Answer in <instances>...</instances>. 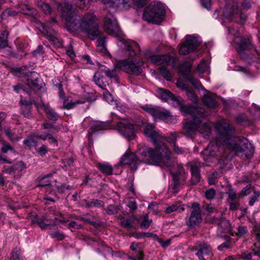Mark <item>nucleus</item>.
<instances>
[{
    "instance_id": "nucleus-29",
    "label": "nucleus",
    "mask_w": 260,
    "mask_h": 260,
    "mask_svg": "<svg viewBox=\"0 0 260 260\" xmlns=\"http://www.w3.org/2000/svg\"><path fill=\"white\" fill-rule=\"evenodd\" d=\"M89 126L93 132H96L106 128L107 124L101 121L93 120L90 122Z\"/></svg>"
},
{
    "instance_id": "nucleus-24",
    "label": "nucleus",
    "mask_w": 260,
    "mask_h": 260,
    "mask_svg": "<svg viewBox=\"0 0 260 260\" xmlns=\"http://www.w3.org/2000/svg\"><path fill=\"white\" fill-rule=\"evenodd\" d=\"M20 13L36 18L38 16L37 11L34 8L26 4H20L18 6Z\"/></svg>"
},
{
    "instance_id": "nucleus-64",
    "label": "nucleus",
    "mask_w": 260,
    "mask_h": 260,
    "mask_svg": "<svg viewBox=\"0 0 260 260\" xmlns=\"http://www.w3.org/2000/svg\"><path fill=\"white\" fill-rule=\"evenodd\" d=\"M260 195V192L258 191H254V194L250 198L249 201V205L252 206L253 205L254 203L257 201L258 197Z\"/></svg>"
},
{
    "instance_id": "nucleus-7",
    "label": "nucleus",
    "mask_w": 260,
    "mask_h": 260,
    "mask_svg": "<svg viewBox=\"0 0 260 260\" xmlns=\"http://www.w3.org/2000/svg\"><path fill=\"white\" fill-rule=\"evenodd\" d=\"M143 109L150 114L155 120L159 119L171 123L176 121V118L168 111L159 107L147 105L143 107Z\"/></svg>"
},
{
    "instance_id": "nucleus-46",
    "label": "nucleus",
    "mask_w": 260,
    "mask_h": 260,
    "mask_svg": "<svg viewBox=\"0 0 260 260\" xmlns=\"http://www.w3.org/2000/svg\"><path fill=\"white\" fill-rule=\"evenodd\" d=\"M25 168V164L21 161H18L11 167V170L9 172H13L15 171H18L21 172Z\"/></svg>"
},
{
    "instance_id": "nucleus-12",
    "label": "nucleus",
    "mask_w": 260,
    "mask_h": 260,
    "mask_svg": "<svg viewBox=\"0 0 260 260\" xmlns=\"http://www.w3.org/2000/svg\"><path fill=\"white\" fill-rule=\"evenodd\" d=\"M115 68L123 70L129 74L136 75L140 74L142 71V68L140 66L126 60L117 61L115 64Z\"/></svg>"
},
{
    "instance_id": "nucleus-53",
    "label": "nucleus",
    "mask_w": 260,
    "mask_h": 260,
    "mask_svg": "<svg viewBox=\"0 0 260 260\" xmlns=\"http://www.w3.org/2000/svg\"><path fill=\"white\" fill-rule=\"evenodd\" d=\"M218 176L217 172H213L208 178V183L210 185H214L215 184Z\"/></svg>"
},
{
    "instance_id": "nucleus-28",
    "label": "nucleus",
    "mask_w": 260,
    "mask_h": 260,
    "mask_svg": "<svg viewBox=\"0 0 260 260\" xmlns=\"http://www.w3.org/2000/svg\"><path fill=\"white\" fill-rule=\"evenodd\" d=\"M252 47L251 41L249 39H245L237 44L236 49L239 53L241 54L244 50L250 49Z\"/></svg>"
},
{
    "instance_id": "nucleus-51",
    "label": "nucleus",
    "mask_w": 260,
    "mask_h": 260,
    "mask_svg": "<svg viewBox=\"0 0 260 260\" xmlns=\"http://www.w3.org/2000/svg\"><path fill=\"white\" fill-rule=\"evenodd\" d=\"M152 220H149L148 215H145L144 216L142 222L140 224V226L142 229H147L149 226Z\"/></svg>"
},
{
    "instance_id": "nucleus-14",
    "label": "nucleus",
    "mask_w": 260,
    "mask_h": 260,
    "mask_svg": "<svg viewBox=\"0 0 260 260\" xmlns=\"http://www.w3.org/2000/svg\"><path fill=\"white\" fill-rule=\"evenodd\" d=\"M199 44L197 38L187 35L185 42L179 48V52L180 54H187L193 51L199 45Z\"/></svg>"
},
{
    "instance_id": "nucleus-56",
    "label": "nucleus",
    "mask_w": 260,
    "mask_h": 260,
    "mask_svg": "<svg viewBox=\"0 0 260 260\" xmlns=\"http://www.w3.org/2000/svg\"><path fill=\"white\" fill-rule=\"evenodd\" d=\"M203 208L209 214L216 212L217 211L216 209L212 204L205 205L203 206Z\"/></svg>"
},
{
    "instance_id": "nucleus-60",
    "label": "nucleus",
    "mask_w": 260,
    "mask_h": 260,
    "mask_svg": "<svg viewBox=\"0 0 260 260\" xmlns=\"http://www.w3.org/2000/svg\"><path fill=\"white\" fill-rule=\"evenodd\" d=\"M127 206L132 210L134 211L137 209L136 202L133 198H129Z\"/></svg>"
},
{
    "instance_id": "nucleus-33",
    "label": "nucleus",
    "mask_w": 260,
    "mask_h": 260,
    "mask_svg": "<svg viewBox=\"0 0 260 260\" xmlns=\"http://www.w3.org/2000/svg\"><path fill=\"white\" fill-rule=\"evenodd\" d=\"M203 100L205 104L209 108H215L217 106L215 99L209 95H205Z\"/></svg>"
},
{
    "instance_id": "nucleus-23",
    "label": "nucleus",
    "mask_w": 260,
    "mask_h": 260,
    "mask_svg": "<svg viewBox=\"0 0 260 260\" xmlns=\"http://www.w3.org/2000/svg\"><path fill=\"white\" fill-rule=\"evenodd\" d=\"M201 164H193L190 166V171L191 173V178L190 179V184L191 185H196L200 180V168Z\"/></svg>"
},
{
    "instance_id": "nucleus-18",
    "label": "nucleus",
    "mask_w": 260,
    "mask_h": 260,
    "mask_svg": "<svg viewBox=\"0 0 260 260\" xmlns=\"http://www.w3.org/2000/svg\"><path fill=\"white\" fill-rule=\"evenodd\" d=\"M119 43L122 48L125 49L128 52V54L129 57L133 58L134 56L138 54L140 51L139 45L136 42H132L129 44L128 42L126 41L124 39L119 40ZM120 45V44H119Z\"/></svg>"
},
{
    "instance_id": "nucleus-62",
    "label": "nucleus",
    "mask_w": 260,
    "mask_h": 260,
    "mask_svg": "<svg viewBox=\"0 0 260 260\" xmlns=\"http://www.w3.org/2000/svg\"><path fill=\"white\" fill-rule=\"evenodd\" d=\"M247 120V116L244 114L239 115L236 118V121L238 123L242 124Z\"/></svg>"
},
{
    "instance_id": "nucleus-40",
    "label": "nucleus",
    "mask_w": 260,
    "mask_h": 260,
    "mask_svg": "<svg viewBox=\"0 0 260 260\" xmlns=\"http://www.w3.org/2000/svg\"><path fill=\"white\" fill-rule=\"evenodd\" d=\"M212 222L216 223L219 225H221L222 224H223L226 226L227 228L226 230H225V232L228 231L230 229V224L229 221L223 219L221 216L217 217H214L212 220Z\"/></svg>"
},
{
    "instance_id": "nucleus-48",
    "label": "nucleus",
    "mask_w": 260,
    "mask_h": 260,
    "mask_svg": "<svg viewBox=\"0 0 260 260\" xmlns=\"http://www.w3.org/2000/svg\"><path fill=\"white\" fill-rule=\"evenodd\" d=\"M216 194V191L213 188L207 189L205 192V198L209 200L214 199Z\"/></svg>"
},
{
    "instance_id": "nucleus-57",
    "label": "nucleus",
    "mask_w": 260,
    "mask_h": 260,
    "mask_svg": "<svg viewBox=\"0 0 260 260\" xmlns=\"http://www.w3.org/2000/svg\"><path fill=\"white\" fill-rule=\"evenodd\" d=\"M21 113L25 117L29 118L31 116L30 107L25 106H21Z\"/></svg>"
},
{
    "instance_id": "nucleus-61",
    "label": "nucleus",
    "mask_w": 260,
    "mask_h": 260,
    "mask_svg": "<svg viewBox=\"0 0 260 260\" xmlns=\"http://www.w3.org/2000/svg\"><path fill=\"white\" fill-rule=\"evenodd\" d=\"M134 5L137 8L144 7L148 2V0H132Z\"/></svg>"
},
{
    "instance_id": "nucleus-20",
    "label": "nucleus",
    "mask_w": 260,
    "mask_h": 260,
    "mask_svg": "<svg viewBox=\"0 0 260 260\" xmlns=\"http://www.w3.org/2000/svg\"><path fill=\"white\" fill-rule=\"evenodd\" d=\"M139 152V150L138 151ZM138 158L134 153H127L123 156L120 160V164L122 165H132L134 164L135 166L138 164L139 161L143 162L140 154L138 152ZM144 162H145L144 161Z\"/></svg>"
},
{
    "instance_id": "nucleus-50",
    "label": "nucleus",
    "mask_w": 260,
    "mask_h": 260,
    "mask_svg": "<svg viewBox=\"0 0 260 260\" xmlns=\"http://www.w3.org/2000/svg\"><path fill=\"white\" fill-rule=\"evenodd\" d=\"M144 134L147 136L151 133L154 132L155 129V127L153 125L149 123H144Z\"/></svg>"
},
{
    "instance_id": "nucleus-37",
    "label": "nucleus",
    "mask_w": 260,
    "mask_h": 260,
    "mask_svg": "<svg viewBox=\"0 0 260 260\" xmlns=\"http://www.w3.org/2000/svg\"><path fill=\"white\" fill-rule=\"evenodd\" d=\"M37 5L45 14H50L52 12V9L50 6L44 1H38Z\"/></svg>"
},
{
    "instance_id": "nucleus-17",
    "label": "nucleus",
    "mask_w": 260,
    "mask_h": 260,
    "mask_svg": "<svg viewBox=\"0 0 260 260\" xmlns=\"http://www.w3.org/2000/svg\"><path fill=\"white\" fill-rule=\"evenodd\" d=\"M108 11L114 13L118 7L122 6L124 8L130 6L129 0H102Z\"/></svg>"
},
{
    "instance_id": "nucleus-13",
    "label": "nucleus",
    "mask_w": 260,
    "mask_h": 260,
    "mask_svg": "<svg viewBox=\"0 0 260 260\" xmlns=\"http://www.w3.org/2000/svg\"><path fill=\"white\" fill-rule=\"evenodd\" d=\"M198 249L196 255L200 260H212L213 254L211 246L204 242H198L196 245Z\"/></svg>"
},
{
    "instance_id": "nucleus-63",
    "label": "nucleus",
    "mask_w": 260,
    "mask_h": 260,
    "mask_svg": "<svg viewBox=\"0 0 260 260\" xmlns=\"http://www.w3.org/2000/svg\"><path fill=\"white\" fill-rule=\"evenodd\" d=\"M11 150L14 152H15V150L12 147H11L9 144H6L5 143H3V146L1 148V151L3 153H6L8 152V151Z\"/></svg>"
},
{
    "instance_id": "nucleus-6",
    "label": "nucleus",
    "mask_w": 260,
    "mask_h": 260,
    "mask_svg": "<svg viewBox=\"0 0 260 260\" xmlns=\"http://www.w3.org/2000/svg\"><path fill=\"white\" fill-rule=\"evenodd\" d=\"M160 98L166 102L172 101L174 106H178L182 113H193L196 109L191 108L190 105H184V101L182 98L175 96L168 90L159 88L158 90Z\"/></svg>"
},
{
    "instance_id": "nucleus-42",
    "label": "nucleus",
    "mask_w": 260,
    "mask_h": 260,
    "mask_svg": "<svg viewBox=\"0 0 260 260\" xmlns=\"http://www.w3.org/2000/svg\"><path fill=\"white\" fill-rule=\"evenodd\" d=\"M119 217L121 218L120 224L122 227L127 229H131L134 227L132 220L129 219H124L122 215H120Z\"/></svg>"
},
{
    "instance_id": "nucleus-27",
    "label": "nucleus",
    "mask_w": 260,
    "mask_h": 260,
    "mask_svg": "<svg viewBox=\"0 0 260 260\" xmlns=\"http://www.w3.org/2000/svg\"><path fill=\"white\" fill-rule=\"evenodd\" d=\"M100 34L98 35L96 39H98L97 40V47H98L99 50L107 54V55L111 57V54L109 52H108L106 48V43L107 42V37L103 36V33L99 30Z\"/></svg>"
},
{
    "instance_id": "nucleus-9",
    "label": "nucleus",
    "mask_w": 260,
    "mask_h": 260,
    "mask_svg": "<svg viewBox=\"0 0 260 260\" xmlns=\"http://www.w3.org/2000/svg\"><path fill=\"white\" fill-rule=\"evenodd\" d=\"M191 208L192 210L189 215L186 217L185 223L190 228L199 226L203 220L200 205L197 202L192 203Z\"/></svg>"
},
{
    "instance_id": "nucleus-19",
    "label": "nucleus",
    "mask_w": 260,
    "mask_h": 260,
    "mask_svg": "<svg viewBox=\"0 0 260 260\" xmlns=\"http://www.w3.org/2000/svg\"><path fill=\"white\" fill-rule=\"evenodd\" d=\"M34 105L38 110L41 109L45 111L48 118L50 120L56 121L59 118V115L53 109L48 105L45 104L43 102L40 103L35 102Z\"/></svg>"
},
{
    "instance_id": "nucleus-45",
    "label": "nucleus",
    "mask_w": 260,
    "mask_h": 260,
    "mask_svg": "<svg viewBox=\"0 0 260 260\" xmlns=\"http://www.w3.org/2000/svg\"><path fill=\"white\" fill-rule=\"evenodd\" d=\"M158 71L160 75H161L165 79L168 81H170L172 79V76L170 72L166 69L160 67L158 69Z\"/></svg>"
},
{
    "instance_id": "nucleus-2",
    "label": "nucleus",
    "mask_w": 260,
    "mask_h": 260,
    "mask_svg": "<svg viewBox=\"0 0 260 260\" xmlns=\"http://www.w3.org/2000/svg\"><path fill=\"white\" fill-rule=\"evenodd\" d=\"M147 137L155 145V148L147 146L140 148L138 153L142 160L150 165H155L162 161L168 167L171 168L172 152L165 144L160 143L162 138L161 135L155 130Z\"/></svg>"
},
{
    "instance_id": "nucleus-21",
    "label": "nucleus",
    "mask_w": 260,
    "mask_h": 260,
    "mask_svg": "<svg viewBox=\"0 0 260 260\" xmlns=\"http://www.w3.org/2000/svg\"><path fill=\"white\" fill-rule=\"evenodd\" d=\"M151 61L155 64L166 66L168 65L172 61L174 62V59L168 55H156L150 57Z\"/></svg>"
},
{
    "instance_id": "nucleus-35",
    "label": "nucleus",
    "mask_w": 260,
    "mask_h": 260,
    "mask_svg": "<svg viewBox=\"0 0 260 260\" xmlns=\"http://www.w3.org/2000/svg\"><path fill=\"white\" fill-rule=\"evenodd\" d=\"M94 81L95 83L100 87L104 89L106 84H105V78L99 73H95L93 76Z\"/></svg>"
},
{
    "instance_id": "nucleus-58",
    "label": "nucleus",
    "mask_w": 260,
    "mask_h": 260,
    "mask_svg": "<svg viewBox=\"0 0 260 260\" xmlns=\"http://www.w3.org/2000/svg\"><path fill=\"white\" fill-rule=\"evenodd\" d=\"M237 230L238 232L236 235L239 237L243 236L247 232V228L245 226H239Z\"/></svg>"
},
{
    "instance_id": "nucleus-59",
    "label": "nucleus",
    "mask_w": 260,
    "mask_h": 260,
    "mask_svg": "<svg viewBox=\"0 0 260 260\" xmlns=\"http://www.w3.org/2000/svg\"><path fill=\"white\" fill-rule=\"evenodd\" d=\"M39 226L42 229H50V223H46L42 218L39 219L37 221Z\"/></svg>"
},
{
    "instance_id": "nucleus-36",
    "label": "nucleus",
    "mask_w": 260,
    "mask_h": 260,
    "mask_svg": "<svg viewBox=\"0 0 260 260\" xmlns=\"http://www.w3.org/2000/svg\"><path fill=\"white\" fill-rule=\"evenodd\" d=\"M87 207H101L104 205L103 201L98 199H91L90 201L84 200Z\"/></svg>"
},
{
    "instance_id": "nucleus-34",
    "label": "nucleus",
    "mask_w": 260,
    "mask_h": 260,
    "mask_svg": "<svg viewBox=\"0 0 260 260\" xmlns=\"http://www.w3.org/2000/svg\"><path fill=\"white\" fill-rule=\"evenodd\" d=\"M85 103L84 100H76L74 102L70 101L69 100H64L63 104V108L66 109H71L73 108L76 105Z\"/></svg>"
},
{
    "instance_id": "nucleus-15",
    "label": "nucleus",
    "mask_w": 260,
    "mask_h": 260,
    "mask_svg": "<svg viewBox=\"0 0 260 260\" xmlns=\"http://www.w3.org/2000/svg\"><path fill=\"white\" fill-rule=\"evenodd\" d=\"M223 16L224 20H228L229 21L232 20L237 21L238 17L242 20H245L246 19V15L241 12L240 9L237 5H233L230 12L226 9L224 10Z\"/></svg>"
},
{
    "instance_id": "nucleus-3",
    "label": "nucleus",
    "mask_w": 260,
    "mask_h": 260,
    "mask_svg": "<svg viewBox=\"0 0 260 260\" xmlns=\"http://www.w3.org/2000/svg\"><path fill=\"white\" fill-rule=\"evenodd\" d=\"M190 106L196 109L194 112L192 113L191 112L183 113L191 116L192 120H186L183 122L181 133L188 138L193 137L198 132L205 136H208L211 132L210 126L208 123L204 122L202 119L203 118L208 115V112L201 107H196L191 105Z\"/></svg>"
},
{
    "instance_id": "nucleus-32",
    "label": "nucleus",
    "mask_w": 260,
    "mask_h": 260,
    "mask_svg": "<svg viewBox=\"0 0 260 260\" xmlns=\"http://www.w3.org/2000/svg\"><path fill=\"white\" fill-rule=\"evenodd\" d=\"M4 132L9 140L12 142H17L21 138V137L15 135L14 131L12 130L10 127L5 128Z\"/></svg>"
},
{
    "instance_id": "nucleus-1",
    "label": "nucleus",
    "mask_w": 260,
    "mask_h": 260,
    "mask_svg": "<svg viewBox=\"0 0 260 260\" xmlns=\"http://www.w3.org/2000/svg\"><path fill=\"white\" fill-rule=\"evenodd\" d=\"M216 129L217 139L211 141L202 153L205 160L211 161L214 157L221 154L220 151L226 150L243 158L252 155L254 148L252 144L243 136L232 137L235 133V128L225 119L217 122Z\"/></svg>"
},
{
    "instance_id": "nucleus-5",
    "label": "nucleus",
    "mask_w": 260,
    "mask_h": 260,
    "mask_svg": "<svg viewBox=\"0 0 260 260\" xmlns=\"http://www.w3.org/2000/svg\"><path fill=\"white\" fill-rule=\"evenodd\" d=\"M165 14V7L160 2L151 4L145 8L143 19L148 23H159Z\"/></svg>"
},
{
    "instance_id": "nucleus-49",
    "label": "nucleus",
    "mask_w": 260,
    "mask_h": 260,
    "mask_svg": "<svg viewBox=\"0 0 260 260\" xmlns=\"http://www.w3.org/2000/svg\"><path fill=\"white\" fill-rule=\"evenodd\" d=\"M4 49V50L3 51V54H2V55L3 56H5L6 57H15V54L13 52V51L12 48L10 47L8 45V47Z\"/></svg>"
},
{
    "instance_id": "nucleus-31",
    "label": "nucleus",
    "mask_w": 260,
    "mask_h": 260,
    "mask_svg": "<svg viewBox=\"0 0 260 260\" xmlns=\"http://www.w3.org/2000/svg\"><path fill=\"white\" fill-rule=\"evenodd\" d=\"M101 70L103 72L105 73L106 75L109 78L117 80L118 74L116 69L110 70L106 67L103 66L102 67Z\"/></svg>"
},
{
    "instance_id": "nucleus-10",
    "label": "nucleus",
    "mask_w": 260,
    "mask_h": 260,
    "mask_svg": "<svg viewBox=\"0 0 260 260\" xmlns=\"http://www.w3.org/2000/svg\"><path fill=\"white\" fill-rule=\"evenodd\" d=\"M108 14L105 17L104 28L105 30L110 35L120 37L121 35L117 21L113 14L108 11Z\"/></svg>"
},
{
    "instance_id": "nucleus-38",
    "label": "nucleus",
    "mask_w": 260,
    "mask_h": 260,
    "mask_svg": "<svg viewBox=\"0 0 260 260\" xmlns=\"http://www.w3.org/2000/svg\"><path fill=\"white\" fill-rule=\"evenodd\" d=\"M11 260H25L21 250L19 248H14L11 252Z\"/></svg>"
},
{
    "instance_id": "nucleus-52",
    "label": "nucleus",
    "mask_w": 260,
    "mask_h": 260,
    "mask_svg": "<svg viewBox=\"0 0 260 260\" xmlns=\"http://www.w3.org/2000/svg\"><path fill=\"white\" fill-rule=\"evenodd\" d=\"M23 144L27 147L30 148L32 146H36L37 142L31 138H28L23 141Z\"/></svg>"
},
{
    "instance_id": "nucleus-26",
    "label": "nucleus",
    "mask_w": 260,
    "mask_h": 260,
    "mask_svg": "<svg viewBox=\"0 0 260 260\" xmlns=\"http://www.w3.org/2000/svg\"><path fill=\"white\" fill-rule=\"evenodd\" d=\"M41 80L39 75L35 72L30 73V75L27 79V84L32 88H39L41 87Z\"/></svg>"
},
{
    "instance_id": "nucleus-30",
    "label": "nucleus",
    "mask_w": 260,
    "mask_h": 260,
    "mask_svg": "<svg viewBox=\"0 0 260 260\" xmlns=\"http://www.w3.org/2000/svg\"><path fill=\"white\" fill-rule=\"evenodd\" d=\"M97 167L103 173L106 174L108 175L112 174L113 168L108 163L99 162L97 164Z\"/></svg>"
},
{
    "instance_id": "nucleus-25",
    "label": "nucleus",
    "mask_w": 260,
    "mask_h": 260,
    "mask_svg": "<svg viewBox=\"0 0 260 260\" xmlns=\"http://www.w3.org/2000/svg\"><path fill=\"white\" fill-rule=\"evenodd\" d=\"M170 135L171 137H168L167 141L172 145L174 152L177 154L183 153L184 151L182 148L179 147L176 144L177 133L176 132H172L170 133Z\"/></svg>"
},
{
    "instance_id": "nucleus-41",
    "label": "nucleus",
    "mask_w": 260,
    "mask_h": 260,
    "mask_svg": "<svg viewBox=\"0 0 260 260\" xmlns=\"http://www.w3.org/2000/svg\"><path fill=\"white\" fill-rule=\"evenodd\" d=\"M16 11L13 10L12 8H9L5 10L1 14V17L2 19H6L8 16H15L17 14Z\"/></svg>"
},
{
    "instance_id": "nucleus-39",
    "label": "nucleus",
    "mask_w": 260,
    "mask_h": 260,
    "mask_svg": "<svg viewBox=\"0 0 260 260\" xmlns=\"http://www.w3.org/2000/svg\"><path fill=\"white\" fill-rule=\"evenodd\" d=\"M96 0H76V5L80 9H87L89 7L90 2Z\"/></svg>"
},
{
    "instance_id": "nucleus-55",
    "label": "nucleus",
    "mask_w": 260,
    "mask_h": 260,
    "mask_svg": "<svg viewBox=\"0 0 260 260\" xmlns=\"http://www.w3.org/2000/svg\"><path fill=\"white\" fill-rule=\"evenodd\" d=\"M185 92L186 95L190 101L195 102L197 100V96L196 95L194 92L189 88Z\"/></svg>"
},
{
    "instance_id": "nucleus-16",
    "label": "nucleus",
    "mask_w": 260,
    "mask_h": 260,
    "mask_svg": "<svg viewBox=\"0 0 260 260\" xmlns=\"http://www.w3.org/2000/svg\"><path fill=\"white\" fill-rule=\"evenodd\" d=\"M173 179V190L175 192H177L181 184L185 180V174L184 170L182 166H178V171L175 173L171 172Z\"/></svg>"
},
{
    "instance_id": "nucleus-43",
    "label": "nucleus",
    "mask_w": 260,
    "mask_h": 260,
    "mask_svg": "<svg viewBox=\"0 0 260 260\" xmlns=\"http://www.w3.org/2000/svg\"><path fill=\"white\" fill-rule=\"evenodd\" d=\"M184 208L182 206H178L176 204H172L171 206L168 207L166 212L167 213H171L174 211H178V212H182L184 210Z\"/></svg>"
},
{
    "instance_id": "nucleus-4",
    "label": "nucleus",
    "mask_w": 260,
    "mask_h": 260,
    "mask_svg": "<svg viewBox=\"0 0 260 260\" xmlns=\"http://www.w3.org/2000/svg\"><path fill=\"white\" fill-rule=\"evenodd\" d=\"M76 18H77L76 21L70 22L69 31L84 32L91 40L96 39L100 32L95 15L88 12L81 16L78 15Z\"/></svg>"
},
{
    "instance_id": "nucleus-54",
    "label": "nucleus",
    "mask_w": 260,
    "mask_h": 260,
    "mask_svg": "<svg viewBox=\"0 0 260 260\" xmlns=\"http://www.w3.org/2000/svg\"><path fill=\"white\" fill-rule=\"evenodd\" d=\"M207 69V64L206 61L203 60L198 66L197 71L200 73H204Z\"/></svg>"
},
{
    "instance_id": "nucleus-47",
    "label": "nucleus",
    "mask_w": 260,
    "mask_h": 260,
    "mask_svg": "<svg viewBox=\"0 0 260 260\" xmlns=\"http://www.w3.org/2000/svg\"><path fill=\"white\" fill-rule=\"evenodd\" d=\"M120 210V206H119L109 205L108 206L106 211L108 214L113 215L117 213Z\"/></svg>"
},
{
    "instance_id": "nucleus-8",
    "label": "nucleus",
    "mask_w": 260,
    "mask_h": 260,
    "mask_svg": "<svg viewBox=\"0 0 260 260\" xmlns=\"http://www.w3.org/2000/svg\"><path fill=\"white\" fill-rule=\"evenodd\" d=\"M57 9L61 13V17L66 21V27L70 30V22H74L77 20L78 16L76 11L73 9L72 5L67 2L58 4Z\"/></svg>"
},
{
    "instance_id": "nucleus-44",
    "label": "nucleus",
    "mask_w": 260,
    "mask_h": 260,
    "mask_svg": "<svg viewBox=\"0 0 260 260\" xmlns=\"http://www.w3.org/2000/svg\"><path fill=\"white\" fill-rule=\"evenodd\" d=\"M52 174L50 173L44 177L40 180L38 184L39 187H44L51 185V182L48 180V178L51 177Z\"/></svg>"
},
{
    "instance_id": "nucleus-11",
    "label": "nucleus",
    "mask_w": 260,
    "mask_h": 260,
    "mask_svg": "<svg viewBox=\"0 0 260 260\" xmlns=\"http://www.w3.org/2000/svg\"><path fill=\"white\" fill-rule=\"evenodd\" d=\"M119 133L128 140L134 139L135 137V126L126 120H123L117 123Z\"/></svg>"
},
{
    "instance_id": "nucleus-22",
    "label": "nucleus",
    "mask_w": 260,
    "mask_h": 260,
    "mask_svg": "<svg viewBox=\"0 0 260 260\" xmlns=\"http://www.w3.org/2000/svg\"><path fill=\"white\" fill-rule=\"evenodd\" d=\"M190 68L191 66L189 65L185 70L181 69V72L186 80L188 81L195 88L200 89L202 87L201 83L199 80L194 78L193 77L190 75Z\"/></svg>"
}]
</instances>
